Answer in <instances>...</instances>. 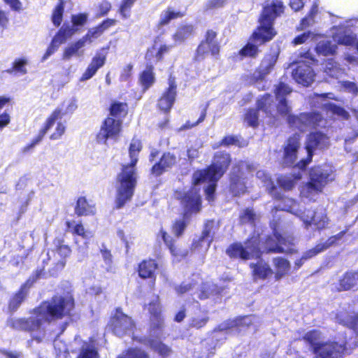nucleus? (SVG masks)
<instances>
[{
    "mask_svg": "<svg viewBox=\"0 0 358 358\" xmlns=\"http://www.w3.org/2000/svg\"><path fill=\"white\" fill-rule=\"evenodd\" d=\"M230 163V157L227 153L217 152L215 155L213 164L207 169L199 170L192 176L193 187L187 192L178 193L177 196L181 199L185 208L182 218L175 222L173 225V232L176 236H180L186 228L190 216L197 213L201 210V200L198 187L202 183L207 182L205 187L206 199L211 201L214 199L217 181L222 176Z\"/></svg>",
    "mask_w": 358,
    "mask_h": 358,
    "instance_id": "f257e3e1",
    "label": "nucleus"
},
{
    "mask_svg": "<svg viewBox=\"0 0 358 358\" xmlns=\"http://www.w3.org/2000/svg\"><path fill=\"white\" fill-rule=\"evenodd\" d=\"M74 307L71 296H56L35 308L27 320L15 321V326L31 333L33 340L42 341L46 335L45 327L52 320L61 319L70 314Z\"/></svg>",
    "mask_w": 358,
    "mask_h": 358,
    "instance_id": "f03ea898",
    "label": "nucleus"
},
{
    "mask_svg": "<svg viewBox=\"0 0 358 358\" xmlns=\"http://www.w3.org/2000/svg\"><path fill=\"white\" fill-rule=\"evenodd\" d=\"M273 230L274 238L268 237L264 247L259 245V239L263 238L252 236L244 243H236L231 245L227 250V255L231 258L248 259L259 258L262 250L274 252H293L294 238L291 236H284L275 229Z\"/></svg>",
    "mask_w": 358,
    "mask_h": 358,
    "instance_id": "7ed1b4c3",
    "label": "nucleus"
},
{
    "mask_svg": "<svg viewBox=\"0 0 358 358\" xmlns=\"http://www.w3.org/2000/svg\"><path fill=\"white\" fill-rule=\"evenodd\" d=\"M141 148V142L138 139L133 138L129 148L131 162L122 166V171L117 178L115 204L117 208L124 206L133 196L136 179L135 166L138 162V154Z\"/></svg>",
    "mask_w": 358,
    "mask_h": 358,
    "instance_id": "20e7f679",
    "label": "nucleus"
},
{
    "mask_svg": "<svg viewBox=\"0 0 358 358\" xmlns=\"http://www.w3.org/2000/svg\"><path fill=\"white\" fill-rule=\"evenodd\" d=\"M283 10L284 7L280 0L266 3L259 20V25L252 34V41L262 44L271 40L276 34L273 27V21Z\"/></svg>",
    "mask_w": 358,
    "mask_h": 358,
    "instance_id": "39448f33",
    "label": "nucleus"
},
{
    "mask_svg": "<svg viewBox=\"0 0 358 358\" xmlns=\"http://www.w3.org/2000/svg\"><path fill=\"white\" fill-rule=\"evenodd\" d=\"M145 309H147L150 314L152 327L150 338L148 341V343L160 355H169L171 352V348L163 344L160 341L163 336V319L161 315V306L158 296H154L149 303L145 305Z\"/></svg>",
    "mask_w": 358,
    "mask_h": 358,
    "instance_id": "423d86ee",
    "label": "nucleus"
},
{
    "mask_svg": "<svg viewBox=\"0 0 358 358\" xmlns=\"http://www.w3.org/2000/svg\"><path fill=\"white\" fill-rule=\"evenodd\" d=\"M291 92L292 90L288 85L280 83L275 90L278 104H273L272 96L266 94L257 99V108L268 117H275L278 114L282 116H286L289 115L291 108L287 104L285 96Z\"/></svg>",
    "mask_w": 358,
    "mask_h": 358,
    "instance_id": "0eeeda50",
    "label": "nucleus"
},
{
    "mask_svg": "<svg viewBox=\"0 0 358 358\" xmlns=\"http://www.w3.org/2000/svg\"><path fill=\"white\" fill-rule=\"evenodd\" d=\"M334 173L333 167L327 164L313 168L310 172V182L301 187V197L314 200L323 187L334 179Z\"/></svg>",
    "mask_w": 358,
    "mask_h": 358,
    "instance_id": "6e6552de",
    "label": "nucleus"
},
{
    "mask_svg": "<svg viewBox=\"0 0 358 358\" xmlns=\"http://www.w3.org/2000/svg\"><path fill=\"white\" fill-rule=\"evenodd\" d=\"M77 108V100L75 98L64 100L47 118L44 127L40 131L38 136L30 144L23 148V152H26L32 149L42 140L46 132L53 127L56 121L62 120L64 116L73 114Z\"/></svg>",
    "mask_w": 358,
    "mask_h": 358,
    "instance_id": "1a4fd4ad",
    "label": "nucleus"
},
{
    "mask_svg": "<svg viewBox=\"0 0 358 358\" xmlns=\"http://www.w3.org/2000/svg\"><path fill=\"white\" fill-rule=\"evenodd\" d=\"M301 57L302 59L297 62L296 68L292 70V76L299 84L308 86L313 82L315 76L313 70L309 65L313 64L315 59L308 51L301 54Z\"/></svg>",
    "mask_w": 358,
    "mask_h": 358,
    "instance_id": "9d476101",
    "label": "nucleus"
},
{
    "mask_svg": "<svg viewBox=\"0 0 358 358\" xmlns=\"http://www.w3.org/2000/svg\"><path fill=\"white\" fill-rule=\"evenodd\" d=\"M288 123L290 127L301 131H306L316 127H323L325 120L318 113H303L299 116L288 115Z\"/></svg>",
    "mask_w": 358,
    "mask_h": 358,
    "instance_id": "9b49d317",
    "label": "nucleus"
},
{
    "mask_svg": "<svg viewBox=\"0 0 358 358\" xmlns=\"http://www.w3.org/2000/svg\"><path fill=\"white\" fill-rule=\"evenodd\" d=\"M347 345L351 347L345 340L322 342L314 348V354L317 358H340L347 350Z\"/></svg>",
    "mask_w": 358,
    "mask_h": 358,
    "instance_id": "f8f14e48",
    "label": "nucleus"
},
{
    "mask_svg": "<svg viewBox=\"0 0 358 358\" xmlns=\"http://www.w3.org/2000/svg\"><path fill=\"white\" fill-rule=\"evenodd\" d=\"M278 57V53L273 52L266 55L262 61L259 67L252 75V79L259 90L266 89L265 84L267 83L265 78L268 75L275 66Z\"/></svg>",
    "mask_w": 358,
    "mask_h": 358,
    "instance_id": "ddd939ff",
    "label": "nucleus"
},
{
    "mask_svg": "<svg viewBox=\"0 0 358 358\" xmlns=\"http://www.w3.org/2000/svg\"><path fill=\"white\" fill-rule=\"evenodd\" d=\"M329 145V138L322 132H313L307 138L306 149L308 154L306 159H301L296 166L299 169H303L310 163L312 159L313 152L316 149H324Z\"/></svg>",
    "mask_w": 358,
    "mask_h": 358,
    "instance_id": "4468645a",
    "label": "nucleus"
},
{
    "mask_svg": "<svg viewBox=\"0 0 358 358\" xmlns=\"http://www.w3.org/2000/svg\"><path fill=\"white\" fill-rule=\"evenodd\" d=\"M122 120L107 117L96 136L99 143L106 144L108 138L117 140L122 130Z\"/></svg>",
    "mask_w": 358,
    "mask_h": 358,
    "instance_id": "2eb2a0df",
    "label": "nucleus"
},
{
    "mask_svg": "<svg viewBox=\"0 0 358 358\" xmlns=\"http://www.w3.org/2000/svg\"><path fill=\"white\" fill-rule=\"evenodd\" d=\"M110 325L115 335L123 336L132 331L134 322L130 317L125 315L120 309H117L110 320Z\"/></svg>",
    "mask_w": 358,
    "mask_h": 358,
    "instance_id": "dca6fc26",
    "label": "nucleus"
},
{
    "mask_svg": "<svg viewBox=\"0 0 358 358\" xmlns=\"http://www.w3.org/2000/svg\"><path fill=\"white\" fill-rule=\"evenodd\" d=\"M301 220L307 229L312 226L315 229H322L326 228L329 224V219L323 210L313 212L308 210L304 211L303 215L301 216Z\"/></svg>",
    "mask_w": 358,
    "mask_h": 358,
    "instance_id": "f3484780",
    "label": "nucleus"
},
{
    "mask_svg": "<svg viewBox=\"0 0 358 358\" xmlns=\"http://www.w3.org/2000/svg\"><path fill=\"white\" fill-rule=\"evenodd\" d=\"M327 98L333 99L334 94L331 93L321 94H315L314 95L313 99L318 103V106H321L324 107L327 111L332 113L334 115H336L338 117L342 119L348 118L349 113L341 107L337 106L331 102L327 101Z\"/></svg>",
    "mask_w": 358,
    "mask_h": 358,
    "instance_id": "a211bd4d",
    "label": "nucleus"
},
{
    "mask_svg": "<svg viewBox=\"0 0 358 358\" xmlns=\"http://www.w3.org/2000/svg\"><path fill=\"white\" fill-rule=\"evenodd\" d=\"M215 232V223L213 220H209L206 222L204 229L202 232V236L198 242H194L192 244L193 249L197 250L198 252L206 251L212 241L213 236Z\"/></svg>",
    "mask_w": 358,
    "mask_h": 358,
    "instance_id": "6ab92c4d",
    "label": "nucleus"
},
{
    "mask_svg": "<svg viewBox=\"0 0 358 358\" xmlns=\"http://www.w3.org/2000/svg\"><path fill=\"white\" fill-rule=\"evenodd\" d=\"M176 87L175 79L170 77L169 79V87L163 93L158 101V106L161 110L168 112L172 108L176 100Z\"/></svg>",
    "mask_w": 358,
    "mask_h": 358,
    "instance_id": "aec40b11",
    "label": "nucleus"
},
{
    "mask_svg": "<svg viewBox=\"0 0 358 358\" xmlns=\"http://www.w3.org/2000/svg\"><path fill=\"white\" fill-rule=\"evenodd\" d=\"M257 317L253 315L244 316L243 317L237 318L234 320H229L225 323L221 324L219 326L220 331L231 330L236 329L238 331H241L245 327H250L256 322Z\"/></svg>",
    "mask_w": 358,
    "mask_h": 358,
    "instance_id": "412c9836",
    "label": "nucleus"
},
{
    "mask_svg": "<svg viewBox=\"0 0 358 358\" xmlns=\"http://www.w3.org/2000/svg\"><path fill=\"white\" fill-rule=\"evenodd\" d=\"M105 62L106 55L101 53H96L92 59L91 62L89 64L84 73L82 74L80 81L85 82L92 78L96 74L97 71L104 65Z\"/></svg>",
    "mask_w": 358,
    "mask_h": 358,
    "instance_id": "4be33fe9",
    "label": "nucleus"
},
{
    "mask_svg": "<svg viewBox=\"0 0 358 358\" xmlns=\"http://www.w3.org/2000/svg\"><path fill=\"white\" fill-rule=\"evenodd\" d=\"M300 136L295 134L293 136L289 137L287 144L285 148L284 163L287 166L293 164L296 159V155L298 148L299 147Z\"/></svg>",
    "mask_w": 358,
    "mask_h": 358,
    "instance_id": "5701e85b",
    "label": "nucleus"
},
{
    "mask_svg": "<svg viewBox=\"0 0 358 358\" xmlns=\"http://www.w3.org/2000/svg\"><path fill=\"white\" fill-rule=\"evenodd\" d=\"M115 24V20L107 19L97 27L90 29L86 35L82 38L87 44H90L94 39L100 37L106 30H107L109 27L114 26Z\"/></svg>",
    "mask_w": 358,
    "mask_h": 358,
    "instance_id": "b1692460",
    "label": "nucleus"
},
{
    "mask_svg": "<svg viewBox=\"0 0 358 358\" xmlns=\"http://www.w3.org/2000/svg\"><path fill=\"white\" fill-rule=\"evenodd\" d=\"M176 162V157L170 152L164 153L160 161L155 164L152 169V174L158 176L168 171Z\"/></svg>",
    "mask_w": 358,
    "mask_h": 358,
    "instance_id": "393cba45",
    "label": "nucleus"
},
{
    "mask_svg": "<svg viewBox=\"0 0 358 358\" xmlns=\"http://www.w3.org/2000/svg\"><path fill=\"white\" fill-rule=\"evenodd\" d=\"M338 236H332L329 238L324 243H320L316 245L315 248L307 251L304 253L301 259L297 260L295 262V266L296 268H300V266L303 264L305 260H307L318 253L322 252L324 250L328 248L329 246L333 245L336 240H338Z\"/></svg>",
    "mask_w": 358,
    "mask_h": 358,
    "instance_id": "a878e982",
    "label": "nucleus"
},
{
    "mask_svg": "<svg viewBox=\"0 0 358 358\" xmlns=\"http://www.w3.org/2000/svg\"><path fill=\"white\" fill-rule=\"evenodd\" d=\"M162 239L167 248L169 249L171 255L176 258L177 260H180L181 258L185 257L187 254V250H181L178 249L173 243L172 238L162 229H160L157 234V240Z\"/></svg>",
    "mask_w": 358,
    "mask_h": 358,
    "instance_id": "bb28decb",
    "label": "nucleus"
},
{
    "mask_svg": "<svg viewBox=\"0 0 358 358\" xmlns=\"http://www.w3.org/2000/svg\"><path fill=\"white\" fill-rule=\"evenodd\" d=\"M87 43L83 38L78 41L69 44L64 50L63 59L69 60L73 57H80L83 55L84 50H81Z\"/></svg>",
    "mask_w": 358,
    "mask_h": 358,
    "instance_id": "cd10ccee",
    "label": "nucleus"
},
{
    "mask_svg": "<svg viewBox=\"0 0 358 358\" xmlns=\"http://www.w3.org/2000/svg\"><path fill=\"white\" fill-rule=\"evenodd\" d=\"M53 244L55 249V255H58L60 257V259H58L57 266L62 268L65 265V259L71 254V249L67 245L64 244L62 240L59 238L55 239Z\"/></svg>",
    "mask_w": 358,
    "mask_h": 358,
    "instance_id": "c85d7f7f",
    "label": "nucleus"
},
{
    "mask_svg": "<svg viewBox=\"0 0 358 358\" xmlns=\"http://www.w3.org/2000/svg\"><path fill=\"white\" fill-rule=\"evenodd\" d=\"M34 280L29 279L20 288V291L11 299L9 303V308L15 310L27 294L28 289L31 286Z\"/></svg>",
    "mask_w": 358,
    "mask_h": 358,
    "instance_id": "c756f323",
    "label": "nucleus"
},
{
    "mask_svg": "<svg viewBox=\"0 0 358 358\" xmlns=\"http://www.w3.org/2000/svg\"><path fill=\"white\" fill-rule=\"evenodd\" d=\"M336 320L338 323L347 326L350 331H353L358 335V317H354L352 315H350L348 313L341 312L336 314Z\"/></svg>",
    "mask_w": 358,
    "mask_h": 358,
    "instance_id": "7c9ffc66",
    "label": "nucleus"
},
{
    "mask_svg": "<svg viewBox=\"0 0 358 358\" xmlns=\"http://www.w3.org/2000/svg\"><path fill=\"white\" fill-rule=\"evenodd\" d=\"M66 227L69 231L80 236L85 241H88L93 236V233L90 230H86L80 222L68 221L66 222Z\"/></svg>",
    "mask_w": 358,
    "mask_h": 358,
    "instance_id": "2f4dec72",
    "label": "nucleus"
},
{
    "mask_svg": "<svg viewBox=\"0 0 358 358\" xmlns=\"http://www.w3.org/2000/svg\"><path fill=\"white\" fill-rule=\"evenodd\" d=\"M358 285V272H348L339 280L338 291L348 290Z\"/></svg>",
    "mask_w": 358,
    "mask_h": 358,
    "instance_id": "473e14b6",
    "label": "nucleus"
},
{
    "mask_svg": "<svg viewBox=\"0 0 358 358\" xmlns=\"http://www.w3.org/2000/svg\"><path fill=\"white\" fill-rule=\"evenodd\" d=\"M276 208L282 210L289 212L299 217L300 219L304 212L299 208V204L290 198H283L281 203L278 204Z\"/></svg>",
    "mask_w": 358,
    "mask_h": 358,
    "instance_id": "72a5a7b5",
    "label": "nucleus"
},
{
    "mask_svg": "<svg viewBox=\"0 0 358 358\" xmlns=\"http://www.w3.org/2000/svg\"><path fill=\"white\" fill-rule=\"evenodd\" d=\"M157 268V264L155 260H144L138 266L139 276L142 278H152Z\"/></svg>",
    "mask_w": 358,
    "mask_h": 358,
    "instance_id": "f704fd0d",
    "label": "nucleus"
},
{
    "mask_svg": "<svg viewBox=\"0 0 358 358\" xmlns=\"http://www.w3.org/2000/svg\"><path fill=\"white\" fill-rule=\"evenodd\" d=\"M75 212L78 216L94 215L96 208L94 205L89 203L85 197H80L77 201Z\"/></svg>",
    "mask_w": 358,
    "mask_h": 358,
    "instance_id": "c9c22d12",
    "label": "nucleus"
},
{
    "mask_svg": "<svg viewBox=\"0 0 358 358\" xmlns=\"http://www.w3.org/2000/svg\"><path fill=\"white\" fill-rule=\"evenodd\" d=\"M256 177L263 184V185L268 191V193L275 199L280 198V196L275 194V187L272 181L271 176L264 170H259L256 173Z\"/></svg>",
    "mask_w": 358,
    "mask_h": 358,
    "instance_id": "e433bc0d",
    "label": "nucleus"
},
{
    "mask_svg": "<svg viewBox=\"0 0 358 358\" xmlns=\"http://www.w3.org/2000/svg\"><path fill=\"white\" fill-rule=\"evenodd\" d=\"M336 49L337 45L332 44L327 38H324L320 41L315 48L317 53L324 56L334 55L336 52Z\"/></svg>",
    "mask_w": 358,
    "mask_h": 358,
    "instance_id": "4c0bfd02",
    "label": "nucleus"
},
{
    "mask_svg": "<svg viewBox=\"0 0 358 358\" xmlns=\"http://www.w3.org/2000/svg\"><path fill=\"white\" fill-rule=\"evenodd\" d=\"M253 270V274L255 278H266L268 275L271 274V269L269 266L262 260H259L257 264H250Z\"/></svg>",
    "mask_w": 358,
    "mask_h": 358,
    "instance_id": "58836bf2",
    "label": "nucleus"
},
{
    "mask_svg": "<svg viewBox=\"0 0 358 358\" xmlns=\"http://www.w3.org/2000/svg\"><path fill=\"white\" fill-rule=\"evenodd\" d=\"M273 264L275 268V277L278 279L287 275L290 269L289 262L284 258H275Z\"/></svg>",
    "mask_w": 358,
    "mask_h": 358,
    "instance_id": "ea45409f",
    "label": "nucleus"
},
{
    "mask_svg": "<svg viewBox=\"0 0 358 358\" xmlns=\"http://www.w3.org/2000/svg\"><path fill=\"white\" fill-rule=\"evenodd\" d=\"M324 73L331 77L338 78L345 73V69L333 59H328L324 66Z\"/></svg>",
    "mask_w": 358,
    "mask_h": 358,
    "instance_id": "a19ab883",
    "label": "nucleus"
},
{
    "mask_svg": "<svg viewBox=\"0 0 358 358\" xmlns=\"http://www.w3.org/2000/svg\"><path fill=\"white\" fill-rule=\"evenodd\" d=\"M74 32L75 31L73 28L63 26L53 37L51 42L59 47L61 44L64 43L67 40V38L73 36Z\"/></svg>",
    "mask_w": 358,
    "mask_h": 358,
    "instance_id": "79ce46f5",
    "label": "nucleus"
},
{
    "mask_svg": "<svg viewBox=\"0 0 358 358\" xmlns=\"http://www.w3.org/2000/svg\"><path fill=\"white\" fill-rule=\"evenodd\" d=\"M127 114V105L125 103L114 102L110 108V117L122 120Z\"/></svg>",
    "mask_w": 358,
    "mask_h": 358,
    "instance_id": "37998d69",
    "label": "nucleus"
},
{
    "mask_svg": "<svg viewBox=\"0 0 358 358\" xmlns=\"http://www.w3.org/2000/svg\"><path fill=\"white\" fill-rule=\"evenodd\" d=\"M230 189L233 194L238 195L245 191V185L241 176L235 175V169L231 178Z\"/></svg>",
    "mask_w": 358,
    "mask_h": 358,
    "instance_id": "c03bdc74",
    "label": "nucleus"
},
{
    "mask_svg": "<svg viewBox=\"0 0 358 358\" xmlns=\"http://www.w3.org/2000/svg\"><path fill=\"white\" fill-rule=\"evenodd\" d=\"M54 348L56 358H69V349L64 341L56 338L54 341Z\"/></svg>",
    "mask_w": 358,
    "mask_h": 358,
    "instance_id": "a18cd8bd",
    "label": "nucleus"
},
{
    "mask_svg": "<svg viewBox=\"0 0 358 358\" xmlns=\"http://www.w3.org/2000/svg\"><path fill=\"white\" fill-rule=\"evenodd\" d=\"M29 64V60L26 57H21L16 58L13 62L12 69L9 72H15L20 75H25L27 73V65Z\"/></svg>",
    "mask_w": 358,
    "mask_h": 358,
    "instance_id": "49530a36",
    "label": "nucleus"
},
{
    "mask_svg": "<svg viewBox=\"0 0 358 358\" xmlns=\"http://www.w3.org/2000/svg\"><path fill=\"white\" fill-rule=\"evenodd\" d=\"M193 32V27L191 25H185L180 27L176 33L173 36V38L176 43H181L185 39L189 38Z\"/></svg>",
    "mask_w": 358,
    "mask_h": 358,
    "instance_id": "de8ad7c7",
    "label": "nucleus"
},
{
    "mask_svg": "<svg viewBox=\"0 0 358 358\" xmlns=\"http://www.w3.org/2000/svg\"><path fill=\"white\" fill-rule=\"evenodd\" d=\"M140 80L144 89L149 88L155 81L153 68L152 65L147 66L146 69L141 75Z\"/></svg>",
    "mask_w": 358,
    "mask_h": 358,
    "instance_id": "09e8293b",
    "label": "nucleus"
},
{
    "mask_svg": "<svg viewBox=\"0 0 358 358\" xmlns=\"http://www.w3.org/2000/svg\"><path fill=\"white\" fill-rule=\"evenodd\" d=\"M182 14L180 12L173 10L169 8L162 12L159 17V24L161 26L166 25L170 22L171 20L182 17Z\"/></svg>",
    "mask_w": 358,
    "mask_h": 358,
    "instance_id": "8fccbe9b",
    "label": "nucleus"
},
{
    "mask_svg": "<svg viewBox=\"0 0 358 358\" xmlns=\"http://www.w3.org/2000/svg\"><path fill=\"white\" fill-rule=\"evenodd\" d=\"M301 177V176L300 173H298L294 177L288 176H281L278 178V183L284 189L289 190L294 186L295 182L299 180Z\"/></svg>",
    "mask_w": 358,
    "mask_h": 358,
    "instance_id": "3c124183",
    "label": "nucleus"
},
{
    "mask_svg": "<svg viewBox=\"0 0 358 358\" xmlns=\"http://www.w3.org/2000/svg\"><path fill=\"white\" fill-rule=\"evenodd\" d=\"M208 317L207 313L204 311L199 310L198 313H196L190 320L189 325L192 327L199 329L207 323Z\"/></svg>",
    "mask_w": 358,
    "mask_h": 358,
    "instance_id": "603ef678",
    "label": "nucleus"
},
{
    "mask_svg": "<svg viewBox=\"0 0 358 358\" xmlns=\"http://www.w3.org/2000/svg\"><path fill=\"white\" fill-rule=\"evenodd\" d=\"M77 358H99L96 350L90 344L85 343Z\"/></svg>",
    "mask_w": 358,
    "mask_h": 358,
    "instance_id": "864d4df0",
    "label": "nucleus"
},
{
    "mask_svg": "<svg viewBox=\"0 0 358 358\" xmlns=\"http://www.w3.org/2000/svg\"><path fill=\"white\" fill-rule=\"evenodd\" d=\"M320 338L321 333L317 330L310 331L304 336V339L311 345L313 351L317 345H320L322 343L320 341Z\"/></svg>",
    "mask_w": 358,
    "mask_h": 358,
    "instance_id": "5fc2aeb1",
    "label": "nucleus"
},
{
    "mask_svg": "<svg viewBox=\"0 0 358 358\" xmlns=\"http://www.w3.org/2000/svg\"><path fill=\"white\" fill-rule=\"evenodd\" d=\"M169 50V46L165 44H161L159 40H155L151 48L148 50V55H152V53L158 54L159 57L163 58V56Z\"/></svg>",
    "mask_w": 358,
    "mask_h": 358,
    "instance_id": "6e6d98bb",
    "label": "nucleus"
},
{
    "mask_svg": "<svg viewBox=\"0 0 358 358\" xmlns=\"http://www.w3.org/2000/svg\"><path fill=\"white\" fill-rule=\"evenodd\" d=\"M117 358H148V355L141 349L132 348L119 355Z\"/></svg>",
    "mask_w": 358,
    "mask_h": 358,
    "instance_id": "4d7b16f0",
    "label": "nucleus"
},
{
    "mask_svg": "<svg viewBox=\"0 0 358 358\" xmlns=\"http://www.w3.org/2000/svg\"><path fill=\"white\" fill-rule=\"evenodd\" d=\"M216 33L212 30L208 31L206 36L204 42L211 44L212 46V55H217L220 52V47L215 41Z\"/></svg>",
    "mask_w": 358,
    "mask_h": 358,
    "instance_id": "13d9d810",
    "label": "nucleus"
},
{
    "mask_svg": "<svg viewBox=\"0 0 358 358\" xmlns=\"http://www.w3.org/2000/svg\"><path fill=\"white\" fill-rule=\"evenodd\" d=\"M212 46L211 44L202 41L197 48L196 59L201 60L203 59L206 55L209 52L212 53Z\"/></svg>",
    "mask_w": 358,
    "mask_h": 358,
    "instance_id": "bf43d9fd",
    "label": "nucleus"
},
{
    "mask_svg": "<svg viewBox=\"0 0 358 358\" xmlns=\"http://www.w3.org/2000/svg\"><path fill=\"white\" fill-rule=\"evenodd\" d=\"M64 6L63 3L61 2L55 7L52 13V22L55 26L58 27L60 25L62 20Z\"/></svg>",
    "mask_w": 358,
    "mask_h": 358,
    "instance_id": "052dcab7",
    "label": "nucleus"
},
{
    "mask_svg": "<svg viewBox=\"0 0 358 358\" xmlns=\"http://www.w3.org/2000/svg\"><path fill=\"white\" fill-rule=\"evenodd\" d=\"M257 45L256 44L248 43L244 48H243L240 50L239 54L242 57H255L257 55Z\"/></svg>",
    "mask_w": 358,
    "mask_h": 358,
    "instance_id": "680f3d73",
    "label": "nucleus"
},
{
    "mask_svg": "<svg viewBox=\"0 0 358 358\" xmlns=\"http://www.w3.org/2000/svg\"><path fill=\"white\" fill-rule=\"evenodd\" d=\"M55 123L57 124L55 130L50 136V138L52 140H58L61 138L66 131V125L62 120H58Z\"/></svg>",
    "mask_w": 358,
    "mask_h": 358,
    "instance_id": "e2e57ef3",
    "label": "nucleus"
},
{
    "mask_svg": "<svg viewBox=\"0 0 358 358\" xmlns=\"http://www.w3.org/2000/svg\"><path fill=\"white\" fill-rule=\"evenodd\" d=\"M318 5L316 3L312 6L309 15L301 20V29L306 28L313 23V16L317 13Z\"/></svg>",
    "mask_w": 358,
    "mask_h": 358,
    "instance_id": "0e129e2a",
    "label": "nucleus"
},
{
    "mask_svg": "<svg viewBox=\"0 0 358 358\" xmlns=\"http://www.w3.org/2000/svg\"><path fill=\"white\" fill-rule=\"evenodd\" d=\"M259 116L257 111L255 109L249 110L245 116V121L251 127H256L258 124Z\"/></svg>",
    "mask_w": 358,
    "mask_h": 358,
    "instance_id": "69168bd1",
    "label": "nucleus"
},
{
    "mask_svg": "<svg viewBox=\"0 0 358 358\" xmlns=\"http://www.w3.org/2000/svg\"><path fill=\"white\" fill-rule=\"evenodd\" d=\"M215 287L213 285L204 284L201 287V289L196 293L198 298L200 299H204L210 296L213 294L214 288Z\"/></svg>",
    "mask_w": 358,
    "mask_h": 358,
    "instance_id": "338daca9",
    "label": "nucleus"
},
{
    "mask_svg": "<svg viewBox=\"0 0 358 358\" xmlns=\"http://www.w3.org/2000/svg\"><path fill=\"white\" fill-rule=\"evenodd\" d=\"M135 1L136 0H122L120 11L123 17L127 18L129 16L130 9Z\"/></svg>",
    "mask_w": 358,
    "mask_h": 358,
    "instance_id": "774afa93",
    "label": "nucleus"
}]
</instances>
